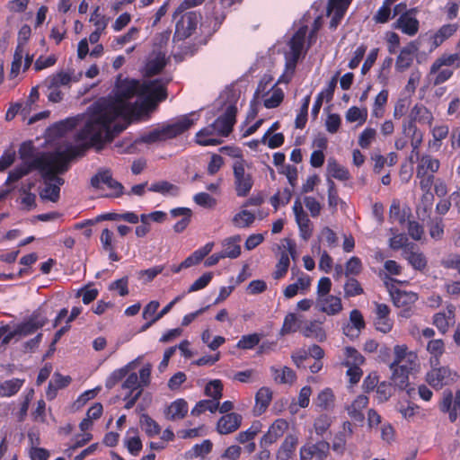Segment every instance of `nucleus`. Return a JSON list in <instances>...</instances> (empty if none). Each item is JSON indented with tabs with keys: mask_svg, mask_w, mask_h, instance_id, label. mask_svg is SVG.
I'll return each mask as SVG.
<instances>
[{
	"mask_svg": "<svg viewBox=\"0 0 460 460\" xmlns=\"http://www.w3.org/2000/svg\"><path fill=\"white\" fill-rule=\"evenodd\" d=\"M78 139L88 140L86 143L71 146L64 151H56L45 153L49 165L53 172V179H56L59 184H63V179L57 176L58 173H64L69 168V163L80 156H84L86 151L93 147L96 151L102 149L100 135L95 132H86L85 125L78 133Z\"/></svg>",
	"mask_w": 460,
	"mask_h": 460,
	"instance_id": "nucleus-1",
	"label": "nucleus"
},
{
	"mask_svg": "<svg viewBox=\"0 0 460 460\" xmlns=\"http://www.w3.org/2000/svg\"><path fill=\"white\" fill-rule=\"evenodd\" d=\"M124 116H115L109 113L108 107L95 104L92 114L85 122V131L90 133L93 131L99 134L103 148L106 143L111 142L119 134L126 129V124L114 122L119 117Z\"/></svg>",
	"mask_w": 460,
	"mask_h": 460,
	"instance_id": "nucleus-2",
	"label": "nucleus"
},
{
	"mask_svg": "<svg viewBox=\"0 0 460 460\" xmlns=\"http://www.w3.org/2000/svg\"><path fill=\"white\" fill-rule=\"evenodd\" d=\"M141 85L142 84L137 79L125 78L121 80L119 77L113 91V98L102 102H97L96 104L108 107L109 113L115 116L129 115L132 111V106L128 101L136 95L140 96Z\"/></svg>",
	"mask_w": 460,
	"mask_h": 460,
	"instance_id": "nucleus-3",
	"label": "nucleus"
},
{
	"mask_svg": "<svg viewBox=\"0 0 460 460\" xmlns=\"http://www.w3.org/2000/svg\"><path fill=\"white\" fill-rule=\"evenodd\" d=\"M194 113L183 115L172 123L164 124L146 134H143L137 142L154 144L172 139L190 129L197 119H192Z\"/></svg>",
	"mask_w": 460,
	"mask_h": 460,
	"instance_id": "nucleus-4",
	"label": "nucleus"
},
{
	"mask_svg": "<svg viewBox=\"0 0 460 460\" xmlns=\"http://www.w3.org/2000/svg\"><path fill=\"white\" fill-rule=\"evenodd\" d=\"M33 170L40 172L41 176L44 180H54L53 172L49 165L45 153L35 157L31 162H25L16 166L9 172L5 184L9 185L13 182L18 181L20 179L29 174Z\"/></svg>",
	"mask_w": 460,
	"mask_h": 460,
	"instance_id": "nucleus-5",
	"label": "nucleus"
},
{
	"mask_svg": "<svg viewBox=\"0 0 460 460\" xmlns=\"http://www.w3.org/2000/svg\"><path fill=\"white\" fill-rule=\"evenodd\" d=\"M430 370L426 373L425 380L435 390L454 384L458 377L457 373L447 366L430 364Z\"/></svg>",
	"mask_w": 460,
	"mask_h": 460,
	"instance_id": "nucleus-6",
	"label": "nucleus"
},
{
	"mask_svg": "<svg viewBox=\"0 0 460 460\" xmlns=\"http://www.w3.org/2000/svg\"><path fill=\"white\" fill-rule=\"evenodd\" d=\"M234 185L237 197H247L251 192L254 180L251 172L245 170V161L236 160L233 164Z\"/></svg>",
	"mask_w": 460,
	"mask_h": 460,
	"instance_id": "nucleus-7",
	"label": "nucleus"
},
{
	"mask_svg": "<svg viewBox=\"0 0 460 460\" xmlns=\"http://www.w3.org/2000/svg\"><path fill=\"white\" fill-rule=\"evenodd\" d=\"M90 183L94 189H100L102 183L105 184L112 190L111 193L105 196L107 198H119L124 194V186L119 181L113 179L110 169H100L91 178Z\"/></svg>",
	"mask_w": 460,
	"mask_h": 460,
	"instance_id": "nucleus-8",
	"label": "nucleus"
},
{
	"mask_svg": "<svg viewBox=\"0 0 460 460\" xmlns=\"http://www.w3.org/2000/svg\"><path fill=\"white\" fill-rule=\"evenodd\" d=\"M418 8L413 7L401 13L394 22L393 28L401 31L410 37L415 36L420 30V22L417 19Z\"/></svg>",
	"mask_w": 460,
	"mask_h": 460,
	"instance_id": "nucleus-9",
	"label": "nucleus"
},
{
	"mask_svg": "<svg viewBox=\"0 0 460 460\" xmlns=\"http://www.w3.org/2000/svg\"><path fill=\"white\" fill-rule=\"evenodd\" d=\"M201 20V14L196 11L186 12L181 14L180 20L176 22L175 36L179 40L189 38L197 29Z\"/></svg>",
	"mask_w": 460,
	"mask_h": 460,
	"instance_id": "nucleus-10",
	"label": "nucleus"
},
{
	"mask_svg": "<svg viewBox=\"0 0 460 460\" xmlns=\"http://www.w3.org/2000/svg\"><path fill=\"white\" fill-rule=\"evenodd\" d=\"M236 113L237 108L234 104L226 107L225 112L213 122L217 128V135L227 137L233 131L236 122Z\"/></svg>",
	"mask_w": 460,
	"mask_h": 460,
	"instance_id": "nucleus-11",
	"label": "nucleus"
},
{
	"mask_svg": "<svg viewBox=\"0 0 460 460\" xmlns=\"http://www.w3.org/2000/svg\"><path fill=\"white\" fill-rule=\"evenodd\" d=\"M374 325L377 332L384 334L390 332L394 320L390 317L391 309L386 304L375 302Z\"/></svg>",
	"mask_w": 460,
	"mask_h": 460,
	"instance_id": "nucleus-12",
	"label": "nucleus"
},
{
	"mask_svg": "<svg viewBox=\"0 0 460 460\" xmlns=\"http://www.w3.org/2000/svg\"><path fill=\"white\" fill-rule=\"evenodd\" d=\"M330 450V444L327 441L320 440L314 444L307 443L300 448V460H324Z\"/></svg>",
	"mask_w": 460,
	"mask_h": 460,
	"instance_id": "nucleus-13",
	"label": "nucleus"
},
{
	"mask_svg": "<svg viewBox=\"0 0 460 460\" xmlns=\"http://www.w3.org/2000/svg\"><path fill=\"white\" fill-rule=\"evenodd\" d=\"M289 427L288 422L284 419H277L270 426L268 431L261 438V446L269 447L279 439Z\"/></svg>",
	"mask_w": 460,
	"mask_h": 460,
	"instance_id": "nucleus-14",
	"label": "nucleus"
},
{
	"mask_svg": "<svg viewBox=\"0 0 460 460\" xmlns=\"http://www.w3.org/2000/svg\"><path fill=\"white\" fill-rule=\"evenodd\" d=\"M323 324V323L319 320L305 321L302 323L300 332L305 338L323 342L327 339V334Z\"/></svg>",
	"mask_w": 460,
	"mask_h": 460,
	"instance_id": "nucleus-15",
	"label": "nucleus"
},
{
	"mask_svg": "<svg viewBox=\"0 0 460 460\" xmlns=\"http://www.w3.org/2000/svg\"><path fill=\"white\" fill-rule=\"evenodd\" d=\"M140 96L151 98L161 102L167 98L166 87L160 80L155 79L141 85Z\"/></svg>",
	"mask_w": 460,
	"mask_h": 460,
	"instance_id": "nucleus-16",
	"label": "nucleus"
},
{
	"mask_svg": "<svg viewBox=\"0 0 460 460\" xmlns=\"http://www.w3.org/2000/svg\"><path fill=\"white\" fill-rule=\"evenodd\" d=\"M458 23H447L439 27L430 37V49H436L441 46L446 40L453 37L458 31Z\"/></svg>",
	"mask_w": 460,
	"mask_h": 460,
	"instance_id": "nucleus-17",
	"label": "nucleus"
},
{
	"mask_svg": "<svg viewBox=\"0 0 460 460\" xmlns=\"http://www.w3.org/2000/svg\"><path fill=\"white\" fill-rule=\"evenodd\" d=\"M242 420L243 418L239 413H226L217 420V431L221 435L231 434L240 428Z\"/></svg>",
	"mask_w": 460,
	"mask_h": 460,
	"instance_id": "nucleus-18",
	"label": "nucleus"
},
{
	"mask_svg": "<svg viewBox=\"0 0 460 460\" xmlns=\"http://www.w3.org/2000/svg\"><path fill=\"white\" fill-rule=\"evenodd\" d=\"M417 50L418 47L413 41L403 47L396 58V70L399 72H403L408 69L413 62L414 55Z\"/></svg>",
	"mask_w": 460,
	"mask_h": 460,
	"instance_id": "nucleus-19",
	"label": "nucleus"
},
{
	"mask_svg": "<svg viewBox=\"0 0 460 460\" xmlns=\"http://www.w3.org/2000/svg\"><path fill=\"white\" fill-rule=\"evenodd\" d=\"M455 323V308L447 307V312H438L433 315L432 323L441 334H446L451 324Z\"/></svg>",
	"mask_w": 460,
	"mask_h": 460,
	"instance_id": "nucleus-20",
	"label": "nucleus"
},
{
	"mask_svg": "<svg viewBox=\"0 0 460 460\" xmlns=\"http://www.w3.org/2000/svg\"><path fill=\"white\" fill-rule=\"evenodd\" d=\"M390 369L392 370L391 379L394 385L401 390L406 389L409 385V374L411 371V367L403 364L390 365Z\"/></svg>",
	"mask_w": 460,
	"mask_h": 460,
	"instance_id": "nucleus-21",
	"label": "nucleus"
},
{
	"mask_svg": "<svg viewBox=\"0 0 460 460\" xmlns=\"http://www.w3.org/2000/svg\"><path fill=\"white\" fill-rule=\"evenodd\" d=\"M298 445V438L296 435L288 434L283 442L281 443L279 448L276 453L277 460H289L295 454L296 448Z\"/></svg>",
	"mask_w": 460,
	"mask_h": 460,
	"instance_id": "nucleus-22",
	"label": "nucleus"
},
{
	"mask_svg": "<svg viewBox=\"0 0 460 460\" xmlns=\"http://www.w3.org/2000/svg\"><path fill=\"white\" fill-rule=\"evenodd\" d=\"M273 393L270 387H261L255 394V405L253 412L260 416L266 411L272 401Z\"/></svg>",
	"mask_w": 460,
	"mask_h": 460,
	"instance_id": "nucleus-23",
	"label": "nucleus"
},
{
	"mask_svg": "<svg viewBox=\"0 0 460 460\" xmlns=\"http://www.w3.org/2000/svg\"><path fill=\"white\" fill-rule=\"evenodd\" d=\"M368 397L363 394L357 396L350 405L346 407L349 416L355 421L362 422L365 419L363 410L368 405Z\"/></svg>",
	"mask_w": 460,
	"mask_h": 460,
	"instance_id": "nucleus-24",
	"label": "nucleus"
},
{
	"mask_svg": "<svg viewBox=\"0 0 460 460\" xmlns=\"http://www.w3.org/2000/svg\"><path fill=\"white\" fill-rule=\"evenodd\" d=\"M318 305L319 310L328 315H335L342 310L341 299L332 295L318 298Z\"/></svg>",
	"mask_w": 460,
	"mask_h": 460,
	"instance_id": "nucleus-25",
	"label": "nucleus"
},
{
	"mask_svg": "<svg viewBox=\"0 0 460 460\" xmlns=\"http://www.w3.org/2000/svg\"><path fill=\"white\" fill-rule=\"evenodd\" d=\"M409 118L420 124L431 126L434 121L433 113L422 103H416L411 110Z\"/></svg>",
	"mask_w": 460,
	"mask_h": 460,
	"instance_id": "nucleus-26",
	"label": "nucleus"
},
{
	"mask_svg": "<svg viewBox=\"0 0 460 460\" xmlns=\"http://www.w3.org/2000/svg\"><path fill=\"white\" fill-rule=\"evenodd\" d=\"M188 403L184 399L173 401L166 409L165 416L169 420H182L188 413Z\"/></svg>",
	"mask_w": 460,
	"mask_h": 460,
	"instance_id": "nucleus-27",
	"label": "nucleus"
},
{
	"mask_svg": "<svg viewBox=\"0 0 460 460\" xmlns=\"http://www.w3.org/2000/svg\"><path fill=\"white\" fill-rule=\"evenodd\" d=\"M242 238L239 234L233 235L222 242L223 250L220 252L224 258L236 259L241 254V246L239 243Z\"/></svg>",
	"mask_w": 460,
	"mask_h": 460,
	"instance_id": "nucleus-28",
	"label": "nucleus"
},
{
	"mask_svg": "<svg viewBox=\"0 0 460 460\" xmlns=\"http://www.w3.org/2000/svg\"><path fill=\"white\" fill-rule=\"evenodd\" d=\"M394 305L396 307H410L418 300V294L412 291L396 289L392 293Z\"/></svg>",
	"mask_w": 460,
	"mask_h": 460,
	"instance_id": "nucleus-29",
	"label": "nucleus"
},
{
	"mask_svg": "<svg viewBox=\"0 0 460 460\" xmlns=\"http://www.w3.org/2000/svg\"><path fill=\"white\" fill-rule=\"evenodd\" d=\"M442 66L460 67V52L452 54H443L438 58L431 65L429 73H437Z\"/></svg>",
	"mask_w": 460,
	"mask_h": 460,
	"instance_id": "nucleus-30",
	"label": "nucleus"
},
{
	"mask_svg": "<svg viewBox=\"0 0 460 460\" xmlns=\"http://www.w3.org/2000/svg\"><path fill=\"white\" fill-rule=\"evenodd\" d=\"M270 372L274 381L279 385H292L296 380L295 371L288 367H283L282 368L271 367Z\"/></svg>",
	"mask_w": 460,
	"mask_h": 460,
	"instance_id": "nucleus-31",
	"label": "nucleus"
},
{
	"mask_svg": "<svg viewBox=\"0 0 460 460\" xmlns=\"http://www.w3.org/2000/svg\"><path fill=\"white\" fill-rule=\"evenodd\" d=\"M73 72L61 71L48 76L45 79V83L51 84L52 87L68 86L72 81L77 82L81 76L80 74L78 77H73Z\"/></svg>",
	"mask_w": 460,
	"mask_h": 460,
	"instance_id": "nucleus-32",
	"label": "nucleus"
},
{
	"mask_svg": "<svg viewBox=\"0 0 460 460\" xmlns=\"http://www.w3.org/2000/svg\"><path fill=\"white\" fill-rule=\"evenodd\" d=\"M440 167V162L438 159L433 157L431 155H422L419 159V164L417 165L416 171H419V173H436Z\"/></svg>",
	"mask_w": 460,
	"mask_h": 460,
	"instance_id": "nucleus-33",
	"label": "nucleus"
},
{
	"mask_svg": "<svg viewBox=\"0 0 460 460\" xmlns=\"http://www.w3.org/2000/svg\"><path fill=\"white\" fill-rule=\"evenodd\" d=\"M445 349V343L442 339L430 340L427 344V351L430 355L429 364L439 365Z\"/></svg>",
	"mask_w": 460,
	"mask_h": 460,
	"instance_id": "nucleus-34",
	"label": "nucleus"
},
{
	"mask_svg": "<svg viewBox=\"0 0 460 460\" xmlns=\"http://www.w3.org/2000/svg\"><path fill=\"white\" fill-rule=\"evenodd\" d=\"M25 379L12 378L0 383V397H12L22 387Z\"/></svg>",
	"mask_w": 460,
	"mask_h": 460,
	"instance_id": "nucleus-35",
	"label": "nucleus"
},
{
	"mask_svg": "<svg viewBox=\"0 0 460 460\" xmlns=\"http://www.w3.org/2000/svg\"><path fill=\"white\" fill-rule=\"evenodd\" d=\"M60 185L61 184H59L56 179L45 180V187L40 193V198L42 199L57 202L60 197Z\"/></svg>",
	"mask_w": 460,
	"mask_h": 460,
	"instance_id": "nucleus-36",
	"label": "nucleus"
},
{
	"mask_svg": "<svg viewBox=\"0 0 460 460\" xmlns=\"http://www.w3.org/2000/svg\"><path fill=\"white\" fill-rule=\"evenodd\" d=\"M149 191L160 193L164 196L170 195L176 197L180 193V188L167 181H159L153 182L148 188Z\"/></svg>",
	"mask_w": 460,
	"mask_h": 460,
	"instance_id": "nucleus-37",
	"label": "nucleus"
},
{
	"mask_svg": "<svg viewBox=\"0 0 460 460\" xmlns=\"http://www.w3.org/2000/svg\"><path fill=\"white\" fill-rule=\"evenodd\" d=\"M334 401L335 396L331 388H324L318 394L314 400V404L321 411H327L333 408Z\"/></svg>",
	"mask_w": 460,
	"mask_h": 460,
	"instance_id": "nucleus-38",
	"label": "nucleus"
},
{
	"mask_svg": "<svg viewBox=\"0 0 460 460\" xmlns=\"http://www.w3.org/2000/svg\"><path fill=\"white\" fill-rule=\"evenodd\" d=\"M165 54L159 52L154 58L148 60L146 66V74L148 76H154L162 72L166 66Z\"/></svg>",
	"mask_w": 460,
	"mask_h": 460,
	"instance_id": "nucleus-39",
	"label": "nucleus"
},
{
	"mask_svg": "<svg viewBox=\"0 0 460 460\" xmlns=\"http://www.w3.org/2000/svg\"><path fill=\"white\" fill-rule=\"evenodd\" d=\"M139 424L142 430L149 438L155 437L161 432L160 425L146 413L140 415Z\"/></svg>",
	"mask_w": 460,
	"mask_h": 460,
	"instance_id": "nucleus-40",
	"label": "nucleus"
},
{
	"mask_svg": "<svg viewBox=\"0 0 460 460\" xmlns=\"http://www.w3.org/2000/svg\"><path fill=\"white\" fill-rule=\"evenodd\" d=\"M305 38V31L303 28L298 29L292 36L289 41L290 53L296 57H301Z\"/></svg>",
	"mask_w": 460,
	"mask_h": 460,
	"instance_id": "nucleus-41",
	"label": "nucleus"
},
{
	"mask_svg": "<svg viewBox=\"0 0 460 460\" xmlns=\"http://www.w3.org/2000/svg\"><path fill=\"white\" fill-rule=\"evenodd\" d=\"M389 92L387 89H383L376 96L372 109V116L379 119L385 114V106L387 103Z\"/></svg>",
	"mask_w": 460,
	"mask_h": 460,
	"instance_id": "nucleus-42",
	"label": "nucleus"
},
{
	"mask_svg": "<svg viewBox=\"0 0 460 460\" xmlns=\"http://www.w3.org/2000/svg\"><path fill=\"white\" fill-rule=\"evenodd\" d=\"M302 323H298L297 317L294 313H288L283 321L282 327L279 331L280 336H286L288 334L296 332L297 330L300 331Z\"/></svg>",
	"mask_w": 460,
	"mask_h": 460,
	"instance_id": "nucleus-43",
	"label": "nucleus"
},
{
	"mask_svg": "<svg viewBox=\"0 0 460 460\" xmlns=\"http://www.w3.org/2000/svg\"><path fill=\"white\" fill-rule=\"evenodd\" d=\"M261 340V334L257 332L243 335L235 347L239 349H252L260 344Z\"/></svg>",
	"mask_w": 460,
	"mask_h": 460,
	"instance_id": "nucleus-44",
	"label": "nucleus"
},
{
	"mask_svg": "<svg viewBox=\"0 0 460 460\" xmlns=\"http://www.w3.org/2000/svg\"><path fill=\"white\" fill-rule=\"evenodd\" d=\"M343 289L344 296L347 298L360 296L364 293L361 284L354 277L347 278Z\"/></svg>",
	"mask_w": 460,
	"mask_h": 460,
	"instance_id": "nucleus-45",
	"label": "nucleus"
},
{
	"mask_svg": "<svg viewBox=\"0 0 460 460\" xmlns=\"http://www.w3.org/2000/svg\"><path fill=\"white\" fill-rule=\"evenodd\" d=\"M219 402L213 400H201L196 403L191 410V415L199 416L201 413L208 411L210 412H216L218 409Z\"/></svg>",
	"mask_w": 460,
	"mask_h": 460,
	"instance_id": "nucleus-46",
	"label": "nucleus"
},
{
	"mask_svg": "<svg viewBox=\"0 0 460 460\" xmlns=\"http://www.w3.org/2000/svg\"><path fill=\"white\" fill-rule=\"evenodd\" d=\"M290 260L287 252H282L272 274L274 279L284 278L288 270Z\"/></svg>",
	"mask_w": 460,
	"mask_h": 460,
	"instance_id": "nucleus-47",
	"label": "nucleus"
},
{
	"mask_svg": "<svg viewBox=\"0 0 460 460\" xmlns=\"http://www.w3.org/2000/svg\"><path fill=\"white\" fill-rule=\"evenodd\" d=\"M345 356L344 366H362L365 363V358L355 348L346 347Z\"/></svg>",
	"mask_w": 460,
	"mask_h": 460,
	"instance_id": "nucleus-48",
	"label": "nucleus"
},
{
	"mask_svg": "<svg viewBox=\"0 0 460 460\" xmlns=\"http://www.w3.org/2000/svg\"><path fill=\"white\" fill-rule=\"evenodd\" d=\"M134 364H135V361H132V362H129L125 367L114 370L111 374V376L108 377V379L106 381V386L108 388H111L116 384H118L119 381H121L123 378H125L128 373L129 368H131Z\"/></svg>",
	"mask_w": 460,
	"mask_h": 460,
	"instance_id": "nucleus-49",
	"label": "nucleus"
},
{
	"mask_svg": "<svg viewBox=\"0 0 460 460\" xmlns=\"http://www.w3.org/2000/svg\"><path fill=\"white\" fill-rule=\"evenodd\" d=\"M255 220L253 213L248 210H242L235 214L233 217V223L239 228H244L250 226Z\"/></svg>",
	"mask_w": 460,
	"mask_h": 460,
	"instance_id": "nucleus-50",
	"label": "nucleus"
},
{
	"mask_svg": "<svg viewBox=\"0 0 460 460\" xmlns=\"http://www.w3.org/2000/svg\"><path fill=\"white\" fill-rule=\"evenodd\" d=\"M327 169L332 177L337 180L347 181L349 179V171L344 166H341L334 160L329 161Z\"/></svg>",
	"mask_w": 460,
	"mask_h": 460,
	"instance_id": "nucleus-51",
	"label": "nucleus"
},
{
	"mask_svg": "<svg viewBox=\"0 0 460 460\" xmlns=\"http://www.w3.org/2000/svg\"><path fill=\"white\" fill-rule=\"evenodd\" d=\"M223 384L221 380L215 379L208 382L205 386V394L211 397L213 401L219 402L222 397Z\"/></svg>",
	"mask_w": 460,
	"mask_h": 460,
	"instance_id": "nucleus-52",
	"label": "nucleus"
},
{
	"mask_svg": "<svg viewBox=\"0 0 460 460\" xmlns=\"http://www.w3.org/2000/svg\"><path fill=\"white\" fill-rule=\"evenodd\" d=\"M261 423L258 420L254 421V422H252V424L251 425V427L249 429H247L244 431H241L237 435L236 440L242 444L249 442L255 438V436L261 431Z\"/></svg>",
	"mask_w": 460,
	"mask_h": 460,
	"instance_id": "nucleus-53",
	"label": "nucleus"
},
{
	"mask_svg": "<svg viewBox=\"0 0 460 460\" xmlns=\"http://www.w3.org/2000/svg\"><path fill=\"white\" fill-rule=\"evenodd\" d=\"M402 132L408 138L423 136V132L417 127V122L409 117L402 120Z\"/></svg>",
	"mask_w": 460,
	"mask_h": 460,
	"instance_id": "nucleus-54",
	"label": "nucleus"
},
{
	"mask_svg": "<svg viewBox=\"0 0 460 460\" xmlns=\"http://www.w3.org/2000/svg\"><path fill=\"white\" fill-rule=\"evenodd\" d=\"M284 100V92L281 88L273 87L271 94L263 101V105L267 109H274L279 107Z\"/></svg>",
	"mask_w": 460,
	"mask_h": 460,
	"instance_id": "nucleus-55",
	"label": "nucleus"
},
{
	"mask_svg": "<svg viewBox=\"0 0 460 460\" xmlns=\"http://www.w3.org/2000/svg\"><path fill=\"white\" fill-rule=\"evenodd\" d=\"M363 265L360 258L352 256L345 264V276L347 278L358 276L361 273Z\"/></svg>",
	"mask_w": 460,
	"mask_h": 460,
	"instance_id": "nucleus-56",
	"label": "nucleus"
},
{
	"mask_svg": "<svg viewBox=\"0 0 460 460\" xmlns=\"http://www.w3.org/2000/svg\"><path fill=\"white\" fill-rule=\"evenodd\" d=\"M296 222L298 225L301 238L305 241L308 240L313 234L312 223L308 216L296 217Z\"/></svg>",
	"mask_w": 460,
	"mask_h": 460,
	"instance_id": "nucleus-57",
	"label": "nucleus"
},
{
	"mask_svg": "<svg viewBox=\"0 0 460 460\" xmlns=\"http://www.w3.org/2000/svg\"><path fill=\"white\" fill-rule=\"evenodd\" d=\"M22 58H23V47H22V43L19 42V44L15 48L14 54H13V62L11 65V71H10L11 77H16L18 75V74L20 73Z\"/></svg>",
	"mask_w": 460,
	"mask_h": 460,
	"instance_id": "nucleus-58",
	"label": "nucleus"
},
{
	"mask_svg": "<svg viewBox=\"0 0 460 460\" xmlns=\"http://www.w3.org/2000/svg\"><path fill=\"white\" fill-rule=\"evenodd\" d=\"M411 105V99L408 97L399 98L394 103L393 117L395 119H400L409 111Z\"/></svg>",
	"mask_w": 460,
	"mask_h": 460,
	"instance_id": "nucleus-59",
	"label": "nucleus"
},
{
	"mask_svg": "<svg viewBox=\"0 0 460 460\" xmlns=\"http://www.w3.org/2000/svg\"><path fill=\"white\" fill-rule=\"evenodd\" d=\"M331 425L332 418L325 413L318 416L314 422L315 433L320 436H323L329 429Z\"/></svg>",
	"mask_w": 460,
	"mask_h": 460,
	"instance_id": "nucleus-60",
	"label": "nucleus"
},
{
	"mask_svg": "<svg viewBox=\"0 0 460 460\" xmlns=\"http://www.w3.org/2000/svg\"><path fill=\"white\" fill-rule=\"evenodd\" d=\"M108 289L117 291L120 296L128 295V278L127 276L110 283Z\"/></svg>",
	"mask_w": 460,
	"mask_h": 460,
	"instance_id": "nucleus-61",
	"label": "nucleus"
},
{
	"mask_svg": "<svg viewBox=\"0 0 460 460\" xmlns=\"http://www.w3.org/2000/svg\"><path fill=\"white\" fill-rule=\"evenodd\" d=\"M34 326H37V330L41 329L48 323V317L41 307L34 310L27 319Z\"/></svg>",
	"mask_w": 460,
	"mask_h": 460,
	"instance_id": "nucleus-62",
	"label": "nucleus"
},
{
	"mask_svg": "<svg viewBox=\"0 0 460 460\" xmlns=\"http://www.w3.org/2000/svg\"><path fill=\"white\" fill-rule=\"evenodd\" d=\"M409 263L418 270H422L427 266L426 257L422 252H411L407 257Z\"/></svg>",
	"mask_w": 460,
	"mask_h": 460,
	"instance_id": "nucleus-63",
	"label": "nucleus"
},
{
	"mask_svg": "<svg viewBox=\"0 0 460 460\" xmlns=\"http://www.w3.org/2000/svg\"><path fill=\"white\" fill-rule=\"evenodd\" d=\"M376 130L373 128H366L358 137V145L360 147L367 149L370 146L371 143L375 140Z\"/></svg>",
	"mask_w": 460,
	"mask_h": 460,
	"instance_id": "nucleus-64",
	"label": "nucleus"
}]
</instances>
